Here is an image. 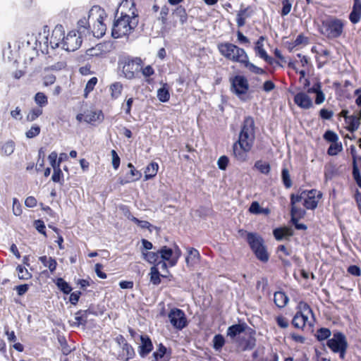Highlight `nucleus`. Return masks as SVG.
Returning <instances> with one entry per match:
<instances>
[{
    "label": "nucleus",
    "mask_w": 361,
    "mask_h": 361,
    "mask_svg": "<svg viewBox=\"0 0 361 361\" xmlns=\"http://www.w3.org/2000/svg\"><path fill=\"white\" fill-rule=\"evenodd\" d=\"M120 6L121 16L114 22L111 36L115 39L128 38L138 25V11L135 0H123Z\"/></svg>",
    "instance_id": "1"
},
{
    "label": "nucleus",
    "mask_w": 361,
    "mask_h": 361,
    "mask_svg": "<svg viewBox=\"0 0 361 361\" xmlns=\"http://www.w3.org/2000/svg\"><path fill=\"white\" fill-rule=\"evenodd\" d=\"M255 121L252 116L244 118L238 139L233 146V156L239 162H245L248 159L255 141Z\"/></svg>",
    "instance_id": "2"
},
{
    "label": "nucleus",
    "mask_w": 361,
    "mask_h": 361,
    "mask_svg": "<svg viewBox=\"0 0 361 361\" xmlns=\"http://www.w3.org/2000/svg\"><path fill=\"white\" fill-rule=\"evenodd\" d=\"M322 193L316 189L305 190L298 194L290 195V215L293 218H303L305 215V209L298 207L297 204L303 200V206L306 209H314L319 200L322 198Z\"/></svg>",
    "instance_id": "3"
},
{
    "label": "nucleus",
    "mask_w": 361,
    "mask_h": 361,
    "mask_svg": "<svg viewBox=\"0 0 361 361\" xmlns=\"http://www.w3.org/2000/svg\"><path fill=\"white\" fill-rule=\"evenodd\" d=\"M50 44L53 48L59 47L61 44L66 51H74L80 47L82 39L74 30L69 32L65 37L61 26L53 30L50 37Z\"/></svg>",
    "instance_id": "4"
},
{
    "label": "nucleus",
    "mask_w": 361,
    "mask_h": 361,
    "mask_svg": "<svg viewBox=\"0 0 361 361\" xmlns=\"http://www.w3.org/2000/svg\"><path fill=\"white\" fill-rule=\"evenodd\" d=\"M344 22L336 17L329 16L321 20L319 32L327 39H334L340 37L344 30Z\"/></svg>",
    "instance_id": "5"
},
{
    "label": "nucleus",
    "mask_w": 361,
    "mask_h": 361,
    "mask_svg": "<svg viewBox=\"0 0 361 361\" xmlns=\"http://www.w3.org/2000/svg\"><path fill=\"white\" fill-rule=\"evenodd\" d=\"M239 232L246 233V241L256 258L263 263H267L269 259V254L263 238L257 233L247 232L244 230H240Z\"/></svg>",
    "instance_id": "6"
},
{
    "label": "nucleus",
    "mask_w": 361,
    "mask_h": 361,
    "mask_svg": "<svg viewBox=\"0 0 361 361\" xmlns=\"http://www.w3.org/2000/svg\"><path fill=\"white\" fill-rule=\"evenodd\" d=\"M239 232L246 233V241L256 258L263 263H267L269 259V254L263 238L257 233L247 232L244 230H240Z\"/></svg>",
    "instance_id": "7"
},
{
    "label": "nucleus",
    "mask_w": 361,
    "mask_h": 361,
    "mask_svg": "<svg viewBox=\"0 0 361 361\" xmlns=\"http://www.w3.org/2000/svg\"><path fill=\"white\" fill-rule=\"evenodd\" d=\"M239 232L246 233V241L256 258L263 263H267L269 259V254L263 238L257 233L247 232L244 230H240Z\"/></svg>",
    "instance_id": "8"
},
{
    "label": "nucleus",
    "mask_w": 361,
    "mask_h": 361,
    "mask_svg": "<svg viewBox=\"0 0 361 361\" xmlns=\"http://www.w3.org/2000/svg\"><path fill=\"white\" fill-rule=\"evenodd\" d=\"M176 256H173V251L171 248L164 245L157 252L147 251L143 252V258L149 263H155L159 262V259L167 261L171 267L177 264L178 259L180 255V250L177 247L176 250Z\"/></svg>",
    "instance_id": "9"
},
{
    "label": "nucleus",
    "mask_w": 361,
    "mask_h": 361,
    "mask_svg": "<svg viewBox=\"0 0 361 361\" xmlns=\"http://www.w3.org/2000/svg\"><path fill=\"white\" fill-rule=\"evenodd\" d=\"M217 49L225 59L234 63L243 64L247 59L246 51L238 46L230 42H221L217 45Z\"/></svg>",
    "instance_id": "10"
},
{
    "label": "nucleus",
    "mask_w": 361,
    "mask_h": 361,
    "mask_svg": "<svg viewBox=\"0 0 361 361\" xmlns=\"http://www.w3.org/2000/svg\"><path fill=\"white\" fill-rule=\"evenodd\" d=\"M119 64L125 77L131 80L135 78L136 74L142 69L143 61L140 57L128 56L120 61Z\"/></svg>",
    "instance_id": "11"
},
{
    "label": "nucleus",
    "mask_w": 361,
    "mask_h": 361,
    "mask_svg": "<svg viewBox=\"0 0 361 361\" xmlns=\"http://www.w3.org/2000/svg\"><path fill=\"white\" fill-rule=\"evenodd\" d=\"M229 80L231 92L243 99L242 97L247 93L250 87L247 79L243 75H237L230 78Z\"/></svg>",
    "instance_id": "12"
},
{
    "label": "nucleus",
    "mask_w": 361,
    "mask_h": 361,
    "mask_svg": "<svg viewBox=\"0 0 361 361\" xmlns=\"http://www.w3.org/2000/svg\"><path fill=\"white\" fill-rule=\"evenodd\" d=\"M171 324L178 330H182L188 324L186 315L183 310L173 307L168 314Z\"/></svg>",
    "instance_id": "13"
},
{
    "label": "nucleus",
    "mask_w": 361,
    "mask_h": 361,
    "mask_svg": "<svg viewBox=\"0 0 361 361\" xmlns=\"http://www.w3.org/2000/svg\"><path fill=\"white\" fill-rule=\"evenodd\" d=\"M326 345L333 353L348 346L345 336L341 331L335 332L333 337L327 341Z\"/></svg>",
    "instance_id": "14"
},
{
    "label": "nucleus",
    "mask_w": 361,
    "mask_h": 361,
    "mask_svg": "<svg viewBox=\"0 0 361 361\" xmlns=\"http://www.w3.org/2000/svg\"><path fill=\"white\" fill-rule=\"evenodd\" d=\"M307 92L302 91L297 92L294 95V103L302 109H309L313 107V102Z\"/></svg>",
    "instance_id": "15"
},
{
    "label": "nucleus",
    "mask_w": 361,
    "mask_h": 361,
    "mask_svg": "<svg viewBox=\"0 0 361 361\" xmlns=\"http://www.w3.org/2000/svg\"><path fill=\"white\" fill-rule=\"evenodd\" d=\"M295 310L296 312L302 320L305 326H306V324L308 322V314H314L312 309L307 302L300 300L298 302Z\"/></svg>",
    "instance_id": "16"
},
{
    "label": "nucleus",
    "mask_w": 361,
    "mask_h": 361,
    "mask_svg": "<svg viewBox=\"0 0 361 361\" xmlns=\"http://www.w3.org/2000/svg\"><path fill=\"white\" fill-rule=\"evenodd\" d=\"M141 345L138 347V352L142 357L147 356L153 350L151 338L147 335L140 336Z\"/></svg>",
    "instance_id": "17"
},
{
    "label": "nucleus",
    "mask_w": 361,
    "mask_h": 361,
    "mask_svg": "<svg viewBox=\"0 0 361 361\" xmlns=\"http://www.w3.org/2000/svg\"><path fill=\"white\" fill-rule=\"evenodd\" d=\"M290 248L286 247L284 245H280L277 247L276 254L278 258L281 260L282 265L284 267H288L291 265V262L288 259V257L291 255Z\"/></svg>",
    "instance_id": "18"
},
{
    "label": "nucleus",
    "mask_w": 361,
    "mask_h": 361,
    "mask_svg": "<svg viewBox=\"0 0 361 361\" xmlns=\"http://www.w3.org/2000/svg\"><path fill=\"white\" fill-rule=\"evenodd\" d=\"M243 5L242 4L236 17V23L239 27H243L245 25L246 19L250 18L253 13L251 6H248L243 8Z\"/></svg>",
    "instance_id": "19"
},
{
    "label": "nucleus",
    "mask_w": 361,
    "mask_h": 361,
    "mask_svg": "<svg viewBox=\"0 0 361 361\" xmlns=\"http://www.w3.org/2000/svg\"><path fill=\"white\" fill-rule=\"evenodd\" d=\"M351 23L357 24L361 20V0H353L352 11L349 14Z\"/></svg>",
    "instance_id": "20"
},
{
    "label": "nucleus",
    "mask_w": 361,
    "mask_h": 361,
    "mask_svg": "<svg viewBox=\"0 0 361 361\" xmlns=\"http://www.w3.org/2000/svg\"><path fill=\"white\" fill-rule=\"evenodd\" d=\"M247 328L248 326L245 322L233 324L227 329L226 335L231 339H234L236 336L243 333Z\"/></svg>",
    "instance_id": "21"
},
{
    "label": "nucleus",
    "mask_w": 361,
    "mask_h": 361,
    "mask_svg": "<svg viewBox=\"0 0 361 361\" xmlns=\"http://www.w3.org/2000/svg\"><path fill=\"white\" fill-rule=\"evenodd\" d=\"M340 174L339 169L334 161H329L324 166V178L331 180Z\"/></svg>",
    "instance_id": "22"
},
{
    "label": "nucleus",
    "mask_w": 361,
    "mask_h": 361,
    "mask_svg": "<svg viewBox=\"0 0 361 361\" xmlns=\"http://www.w3.org/2000/svg\"><path fill=\"white\" fill-rule=\"evenodd\" d=\"M104 118V114L102 110L90 111L85 115L84 121L94 125L95 122H102Z\"/></svg>",
    "instance_id": "23"
},
{
    "label": "nucleus",
    "mask_w": 361,
    "mask_h": 361,
    "mask_svg": "<svg viewBox=\"0 0 361 361\" xmlns=\"http://www.w3.org/2000/svg\"><path fill=\"white\" fill-rule=\"evenodd\" d=\"M128 167L130 169V171L127 173V180L125 181L121 180V184L135 182L140 180L142 177V173L137 170L132 163H128Z\"/></svg>",
    "instance_id": "24"
},
{
    "label": "nucleus",
    "mask_w": 361,
    "mask_h": 361,
    "mask_svg": "<svg viewBox=\"0 0 361 361\" xmlns=\"http://www.w3.org/2000/svg\"><path fill=\"white\" fill-rule=\"evenodd\" d=\"M120 208H121V210H124V209L127 210V212H128V219L129 220H130L131 221L134 222L135 224L138 225L142 228H147V229H149L151 231V228L152 227V225L149 221L140 220L137 218L133 216L132 215V214H131L128 207L126 206V205H121L120 207Z\"/></svg>",
    "instance_id": "25"
},
{
    "label": "nucleus",
    "mask_w": 361,
    "mask_h": 361,
    "mask_svg": "<svg viewBox=\"0 0 361 361\" xmlns=\"http://www.w3.org/2000/svg\"><path fill=\"white\" fill-rule=\"evenodd\" d=\"M351 154L353 156V176L358 186L361 188V174L357 166V160L360 161L361 157H357L353 149H352Z\"/></svg>",
    "instance_id": "26"
},
{
    "label": "nucleus",
    "mask_w": 361,
    "mask_h": 361,
    "mask_svg": "<svg viewBox=\"0 0 361 361\" xmlns=\"http://www.w3.org/2000/svg\"><path fill=\"white\" fill-rule=\"evenodd\" d=\"M273 235L276 240H281L283 238L292 236L293 231L290 228L286 226L280 227L274 229Z\"/></svg>",
    "instance_id": "27"
},
{
    "label": "nucleus",
    "mask_w": 361,
    "mask_h": 361,
    "mask_svg": "<svg viewBox=\"0 0 361 361\" xmlns=\"http://www.w3.org/2000/svg\"><path fill=\"white\" fill-rule=\"evenodd\" d=\"M93 314V312L89 308L85 310H79L75 314V322L74 324L79 326L80 325H85L87 321V317L89 314Z\"/></svg>",
    "instance_id": "28"
},
{
    "label": "nucleus",
    "mask_w": 361,
    "mask_h": 361,
    "mask_svg": "<svg viewBox=\"0 0 361 361\" xmlns=\"http://www.w3.org/2000/svg\"><path fill=\"white\" fill-rule=\"evenodd\" d=\"M289 298L283 291H276L274 295V302L279 308H283L286 306Z\"/></svg>",
    "instance_id": "29"
},
{
    "label": "nucleus",
    "mask_w": 361,
    "mask_h": 361,
    "mask_svg": "<svg viewBox=\"0 0 361 361\" xmlns=\"http://www.w3.org/2000/svg\"><path fill=\"white\" fill-rule=\"evenodd\" d=\"M200 252L193 247H189L188 249V256L185 258V261L187 264L194 265L197 264L200 261Z\"/></svg>",
    "instance_id": "30"
},
{
    "label": "nucleus",
    "mask_w": 361,
    "mask_h": 361,
    "mask_svg": "<svg viewBox=\"0 0 361 361\" xmlns=\"http://www.w3.org/2000/svg\"><path fill=\"white\" fill-rule=\"evenodd\" d=\"M135 356V352L133 346L128 343H125L122 346V353L120 355L123 361H128Z\"/></svg>",
    "instance_id": "31"
},
{
    "label": "nucleus",
    "mask_w": 361,
    "mask_h": 361,
    "mask_svg": "<svg viewBox=\"0 0 361 361\" xmlns=\"http://www.w3.org/2000/svg\"><path fill=\"white\" fill-rule=\"evenodd\" d=\"M345 123L346 124L345 129L350 133H354L357 130L360 125L359 118L355 114L350 115L347 121H345Z\"/></svg>",
    "instance_id": "32"
},
{
    "label": "nucleus",
    "mask_w": 361,
    "mask_h": 361,
    "mask_svg": "<svg viewBox=\"0 0 361 361\" xmlns=\"http://www.w3.org/2000/svg\"><path fill=\"white\" fill-rule=\"evenodd\" d=\"M15 147V142L11 140L0 142V154L2 156H10L13 153Z\"/></svg>",
    "instance_id": "33"
},
{
    "label": "nucleus",
    "mask_w": 361,
    "mask_h": 361,
    "mask_svg": "<svg viewBox=\"0 0 361 361\" xmlns=\"http://www.w3.org/2000/svg\"><path fill=\"white\" fill-rule=\"evenodd\" d=\"M159 170V164L157 162H150L145 169V180H147L154 178Z\"/></svg>",
    "instance_id": "34"
},
{
    "label": "nucleus",
    "mask_w": 361,
    "mask_h": 361,
    "mask_svg": "<svg viewBox=\"0 0 361 361\" xmlns=\"http://www.w3.org/2000/svg\"><path fill=\"white\" fill-rule=\"evenodd\" d=\"M39 260L42 262V264L46 267H48L50 272L53 274L57 267V262L56 260L51 257H47L46 255L41 256L39 257Z\"/></svg>",
    "instance_id": "35"
},
{
    "label": "nucleus",
    "mask_w": 361,
    "mask_h": 361,
    "mask_svg": "<svg viewBox=\"0 0 361 361\" xmlns=\"http://www.w3.org/2000/svg\"><path fill=\"white\" fill-rule=\"evenodd\" d=\"M164 278L166 276L159 273V268L157 267H152L149 272L150 282L154 285L158 286L161 283V278Z\"/></svg>",
    "instance_id": "36"
},
{
    "label": "nucleus",
    "mask_w": 361,
    "mask_h": 361,
    "mask_svg": "<svg viewBox=\"0 0 361 361\" xmlns=\"http://www.w3.org/2000/svg\"><path fill=\"white\" fill-rule=\"evenodd\" d=\"M97 27H94V30L92 31L94 36L97 37H101L105 34L106 31V25L103 23V17L100 15L97 21Z\"/></svg>",
    "instance_id": "37"
},
{
    "label": "nucleus",
    "mask_w": 361,
    "mask_h": 361,
    "mask_svg": "<svg viewBox=\"0 0 361 361\" xmlns=\"http://www.w3.org/2000/svg\"><path fill=\"white\" fill-rule=\"evenodd\" d=\"M97 82L98 79L97 77H92L87 82L83 92V97L85 99L88 98L89 94L94 90Z\"/></svg>",
    "instance_id": "38"
},
{
    "label": "nucleus",
    "mask_w": 361,
    "mask_h": 361,
    "mask_svg": "<svg viewBox=\"0 0 361 361\" xmlns=\"http://www.w3.org/2000/svg\"><path fill=\"white\" fill-rule=\"evenodd\" d=\"M173 14L179 18L182 25L185 23L188 20V14L186 10L183 6H178L173 10Z\"/></svg>",
    "instance_id": "39"
},
{
    "label": "nucleus",
    "mask_w": 361,
    "mask_h": 361,
    "mask_svg": "<svg viewBox=\"0 0 361 361\" xmlns=\"http://www.w3.org/2000/svg\"><path fill=\"white\" fill-rule=\"evenodd\" d=\"M140 71L142 75L145 77V81L148 84H152L154 82V80L151 78V76L154 74L155 71L151 65H147L145 67L142 66Z\"/></svg>",
    "instance_id": "40"
},
{
    "label": "nucleus",
    "mask_w": 361,
    "mask_h": 361,
    "mask_svg": "<svg viewBox=\"0 0 361 361\" xmlns=\"http://www.w3.org/2000/svg\"><path fill=\"white\" fill-rule=\"evenodd\" d=\"M111 97L112 99H117L122 92L123 85L120 82H115L110 85Z\"/></svg>",
    "instance_id": "41"
},
{
    "label": "nucleus",
    "mask_w": 361,
    "mask_h": 361,
    "mask_svg": "<svg viewBox=\"0 0 361 361\" xmlns=\"http://www.w3.org/2000/svg\"><path fill=\"white\" fill-rule=\"evenodd\" d=\"M241 66H244L245 68H248L251 72H252L255 74L262 75L266 73L264 69H262L259 67H257L255 64L250 63L249 61L248 56H247V59L244 61V62L243 63V64Z\"/></svg>",
    "instance_id": "42"
},
{
    "label": "nucleus",
    "mask_w": 361,
    "mask_h": 361,
    "mask_svg": "<svg viewBox=\"0 0 361 361\" xmlns=\"http://www.w3.org/2000/svg\"><path fill=\"white\" fill-rule=\"evenodd\" d=\"M331 335V332L329 329L322 327L317 330L315 336L319 341H323L329 338Z\"/></svg>",
    "instance_id": "43"
},
{
    "label": "nucleus",
    "mask_w": 361,
    "mask_h": 361,
    "mask_svg": "<svg viewBox=\"0 0 361 361\" xmlns=\"http://www.w3.org/2000/svg\"><path fill=\"white\" fill-rule=\"evenodd\" d=\"M56 284L60 290L62 291L64 294H69L72 291V287L62 278H59L56 280Z\"/></svg>",
    "instance_id": "44"
},
{
    "label": "nucleus",
    "mask_w": 361,
    "mask_h": 361,
    "mask_svg": "<svg viewBox=\"0 0 361 361\" xmlns=\"http://www.w3.org/2000/svg\"><path fill=\"white\" fill-rule=\"evenodd\" d=\"M166 85V84L157 90V97L161 102H166L170 99V93Z\"/></svg>",
    "instance_id": "45"
},
{
    "label": "nucleus",
    "mask_w": 361,
    "mask_h": 361,
    "mask_svg": "<svg viewBox=\"0 0 361 361\" xmlns=\"http://www.w3.org/2000/svg\"><path fill=\"white\" fill-rule=\"evenodd\" d=\"M343 149L342 143L341 142H333L330 145L327 149V154L329 156H336Z\"/></svg>",
    "instance_id": "46"
},
{
    "label": "nucleus",
    "mask_w": 361,
    "mask_h": 361,
    "mask_svg": "<svg viewBox=\"0 0 361 361\" xmlns=\"http://www.w3.org/2000/svg\"><path fill=\"white\" fill-rule=\"evenodd\" d=\"M35 102L42 109L47 105L48 98L44 92H39L35 95Z\"/></svg>",
    "instance_id": "47"
},
{
    "label": "nucleus",
    "mask_w": 361,
    "mask_h": 361,
    "mask_svg": "<svg viewBox=\"0 0 361 361\" xmlns=\"http://www.w3.org/2000/svg\"><path fill=\"white\" fill-rule=\"evenodd\" d=\"M255 167L262 173L267 175L271 170L270 164L261 160L257 161Z\"/></svg>",
    "instance_id": "48"
},
{
    "label": "nucleus",
    "mask_w": 361,
    "mask_h": 361,
    "mask_svg": "<svg viewBox=\"0 0 361 361\" xmlns=\"http://www.w3.org/2000/svg\"><path fill=\"white\" fill-rule=\"evenodd\" d=\"M43 113L42 109L39 107H35L32 109L27 115L26 120L32 122L35 121L39 116Z\"/></svg>",
    "instance_id": "49"
},
{
    "label": "nucleus",
    "mask_w": 361,
    "mask_h": 361,
    "mask_svg": "<svg viewBox=\"0 0 361 361\" xmlns=\"http://www.w3.org/2000/svg\"><path fill=\"white\" fill-rule=\"evenodd\" d=\"M264 40V37L263 36L259 37L257 41L255 43V50L257 55L262 59L264 56V54H267V51L264 49L263 41Z\"/></svg>",
    "instance_id": "50"
},
{
    "label": "nucleus",
    "mask_w": 361,
    "mask_h": 361,
    "mask_svg": "<svg viewBox=\"0 0 361 361\" xmlns=\"http://www.w3.org/2000/svg\"><path fill=\"white\" fill-rule=\"evenodd\" d=\"M16 271L18 272V278L20 280H28L32 278V274L22 265H18Z\"/></svg>",
    "instance_id": "51"
},
{
    "label": "nucleus",
    "mask_w": 361,
    "mask_h": 361,
    "mask_svg": "<svg viewBox=\"0 0 361 361\" xmlns=\"http://www.w3.org/2000/svg\"><path fill=\"white\" fill-rule=\"evenodd\" d=\"M225 338L221 334H216L213 338V348L216 350H220L225 345Z\"/></svg>",
    "instance_id": "52"
},
{
    "label": "nucleus",
    "mask_w": 361,
    "mask_h": 361,
    "mask_svg": "<svg viewBox=\"0 0 361 361\" xmlns=\"http://www.w3.org/2000/svg\"><path fill=\"white\" fill-rule=\"evenodd\" d=\"M281 178L283 183L286 188H290L292 185V180L289 174L288 169L286 168H283L281 171Z\"/></svg>",
    "instance_id": "53"
},
{
    "label": "nucleus",
    "mask_w": 361,
    "mask_h": 361,
    "mask_svg": "<svg viewBox=\"0 0 361 361\" xmlns=\"http://www.w3.org/2000/svg\"><path fill=\"white\" fill-rule=\"evenodd\" d=\"M49 161L50 162V164L51 167L56 168V166L59 167L61 166V157L58 159V154L56 152H52L49 154L48 157Z\"/></svg>",
    "instance_id": "54"
},
{
    "label": "nucleus",
    "mask_w": 361,
    "mask_h": 361,
    "mask_svg": "<svg viewBox=\"0 0 361 361\" xmlns=\"http://www.w3.org/2000/svg\"><path fill=\"white\" fill-rule=\"evenodd\" d=\"M54 173L51 176V180L54 183H61L63 182V173L61 169V166L56 168H54Z\"/></svg>",
    "instance_id": "55"
},
{
    "label": "nucleus",
    "mask_w": 361,
    "mask_h": 361,
    "mask_svg": "<svg viewBox=\"0 0 361 361\" xmlns=\"http://www.w3.org/2000/svg\"><path fill=\"white\" fill-rule=\"evenodd\" d=\"M167 348L163 343L158 345L157 350L153 353V357L158 361L161 359L166 353Z\"/></svg>",
    "instance_id": "56"
},
{
    "label": "nucleus",
    "mask_w": 361,
    "mask_h": 361,
    "mask_svg": "<svg viewBox=\"0 0 361 361\" xmlns=\"http://www.w3.org/2000/svg\"><path fill=\"white\" fill-rule=\"evenodd\" d=\"M291 324L295 329L304 330L305 328L304 323L302 322V320L298 315L297 312L293 315V319L291 320Z\"/></svg>",
    "instance_id": "57"
},
{
    "label": "nucleus",
    "mask_w": 361,
    "mask_h": 361,
    "mask_svg": "<svg viewBox=\"0 0 361 361\" xmlns=\"http://www.w3.org/2000/svg\"><path fill=\"white\" fill-rule=\"evenodd\" d=\"M275 320L278 326L280 327L281 329H285L289 326V322L288 319L285 317L283 314L276 316Z\"/></svg>",
    "instance_id": "58"
},
{
    "label": "nucleus",
    "mask_w": 361,
    "mask_h": 361,
    "mask_svg": "<svg viewBox=\"0 0 361 361\" xmlns=\"http://www.w3.org/2000/svg\"><path fill=\"white\" fill-rule=\"evenodd\" d=\"M169 13V8L164 5L161 7L160 11V16L159 20L161 22L163 25H166L168 23V16Z\"/></svg>",
    "instance_id": "59"
},
{
    "label": "nucleus",
    "mask_w": 361,
    "mask_h": 361,
    "mask_svg": "<svg viewBox=\"0 0 361 361\" xmlns=\"http://www.w3.org/2000/svg\"><path fill=\"white\" fill-rule=\"evenodd\" d=\"M324 139L331 143L336 142L338 141V135L332 130H326L323 135Z\"/></svg>",
    "instance_id": "60"
},
{
    "label": "nucleus",
    "mask_w": 361,
    "mask_h": 361,
    "mask_svg": "<svg viewBox=\"0 0 361 361\" xmlns=\"http://www.w3.org/2000/svg\"><path fill=\"white\" fill-rule=\"evenodd\" d=\"M34 226L36 230L44 237H47L46 226L44 222L41 219H37L34 221Z\"/></svg>",
    "instance_id": "61"
},
{
    "label": "nucleus",
    "mask_w": 361,
    "mask_h": 361,
    "mask_svg": "<svg viewBox=\"0 0 361 361\" xmlns=\"http://www.w3.org/2000/svg\"><path fill=\"white\" fill-rule=\"evenodd\" d=\"M40 127L37 125H34L26 132L25 135L27 138H33L37 136L40 133Z\"/></svg>",
    "instance_id": "62"
},
{
    "label": "nucleus",
    "mask_w": 361,
    "mask_h": 361,
    "mask_svg": "<svg viewBox=\"0 0 361 361\" xmlns=\"http://www.w3.org/2000/svg\"><path fill=\"white\" fill-rule=\"evenodd\" d=\"M308 37H305L303 34H300L297 36L296 39L293 42V47L299 46L300 44H307Z\"/></svg>",
    "instance_id": "63"
},
{
    "label": "nucleus",
    "mask_w": 361,
    "mask_h": 361,
    "mask_svg": "<svg viewBox=\"0 0 361 361\" xmlns=\"http://www.w3.org/2000/svg\"><path fill=\"white\" fill-rule=\"evenodd\" d=\"M111 157H112V166H113V168L115 170H117L119 168V166H120L121 159H120L118 154H117L116 151L114 150V149L111 150Z\"/></svg>",
    "instance_id": "64"
}]
</instances>
